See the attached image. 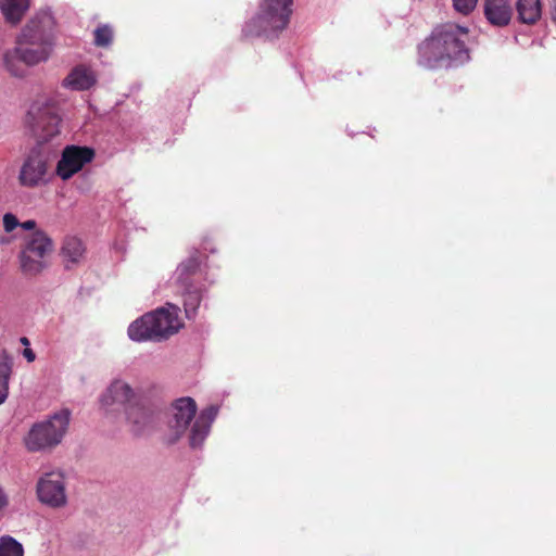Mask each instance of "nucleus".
<instances>
[{
    "instance_id": "nucleus-17",
    "label": "nucleus",
    "mask_w": 556,
    "mask_h": 556,
    "mask_svg": "<svg viewBox=\"0 0 556 556\" xmlns=\"http://www.w3.org/2000/svg\"><path fill=\"white\" fill-rule=\"evenodd\" d=\"M125 414L130 430L137 435L143 434L152 425V415L139 402L129 406Z\"/></svg>"
},
{
    "instance_id": "nucleus-7",
    "label": "nucleus",
    "mask_w": 556,
    "mask_h": 556,
    "mask_svg": "<svg viewBox=\"0 0 556 556\" xmlns=\"http://www.w3.org/2000/svg\"><path fill=\"white\" fill-rule=\"evenodd\" d=\"M94 157V151L88 147L66 146L55 167V175L62 180L71 179Z\"/></svg>"
},
{
    "instance_id": "nucleus-21",
    "label": "nucleus",
    "mask_w": 556,
    "mask_h": 556,
    "mask_svg": "<svg viewBox=\"0 0 556 556\" xmlns=\"http://www.w3.org/2000/svg\"><path fill=\"white\" fill-rule=\"evenodd\" d=\"M3 66L8 73H10L14 77H25L27 74V67L22 53L17 50L16 47L10 49L3 54Z\"/></svg>"
},
{
    "instance_id": "nucleus-2",
    "label": "nucleus",
    "mask_w": 556,
    "mask_h": 556,
    "mask_svg": "<svg viewBox=\"0 0 556 556\" xmlns=\"http://www.w3.org/2000/svg\"><path fill=\"white\" fill-rule=\"evenodd\" d=\"M468 28L453 23L437 27L418 49L420 65L442 68L463 64L469 60L466 48Z\"/></svg>"
},
{
    "instance_id": "nucleus-13",
    "label": "nucleus",
    "mask_w": 556,
    "mask_h": 556,
    "mask_svg": "<svg viewBox=\"0 0 556 556\" xmlns=\"http://www.w3.org/2000/svg\"><path fill=\"white\" fill-rule=\"evenodd\" d=\"M218 408L216 406H210L203 409L194 419L190 430V446L192 448L201 447L204 440L210 433L212 422L216 418Z\"/></svg>"
},
{
    "instance_id": "nucleus-28",
    "label": "nucleus",
    "mask_w": 556,
    "mask_h": 556,
    "mask_svg": "<svg viewBox=\"0 0 556 556\" xmlns=\"http://www.w3.org/2000/svg\"><path fill=\"white\" fill-rule=\"evenodd\" d=\"M9 505V496L4 491L3 486L0 484V513L4 510Z\"/></svg>"
},
{
    "instance_id": "nucleus-11",
    "label": "nucleus",
    "mask_w": 556,
    "mask_h": 556,
    "mask_svg": "<svg viewBox=\"0 0 556 556\" xmlns=\"http://www.w3.org/2000/svg\"><path fill=\"white\" fill-rule=\"evenodd\" d=\"M195 268L197 262L189 260L181 263L175 271L176 280L185 288L184 306L188 318L195 315L203 298V289L188 282L189 275L192 274Z\"/></svg>"
},
{
    "instance_id": "nucleus-9",
    "label": "nucleus",
    "mask_w": 556,
    "mask_h": 556,
    "mask_svg": "<svg viewBox=\"0 0 556 556\" xmlns=\"http://www.w3.org/2000/svg\"><path fill=\"white\" fill-rule=\"evenodd\" d=\"M54 21L49 12L36 14L22 29L17 38L22 43H36L53 47Z\"/></svg>"
},
{
    "instance_id": "nucleus-26",
    "label": "nucleus",
    "mask_w": 556,
    "mask_h": 556,
    "mask_svg": "<svg viewBox=\"0 0 556 556\" xmlns=\"http://www.w3.org/2000/svg\"><path fill=\"white\" fill-rule=\"evenodd\" d=\"M454 9L463 14H470L477 7L478 0H452Z\"/></svg>"
},
{
    "instance_id": "nucleus-23",
    "label": "nucleus",
    "mask_w": 556,
    "mask_h": 556,
    "mask_svg": "<svg viewBox=\"0 0 556 556\" xmlns=\"http://www.w3.org/2000/svg\"><path fill=\"white\" fill-rule=\"evenodd\" d=\"M10 375L11 358L4 352L0 353V404L8 397Z\"/></svg>"
},
{
    "instance_id": "nucleus-3",
    "label": "nucleus",
    "mask_w": 556,
    "mask_h": 556,
    "mask_svg": "<svg viewBox=\"0 0 556 556\" xmlns=\"http://www.w3.org/2000/svg\"><path fill=\"white\" fill-rule=\"evenodd\" d=\"M293 0H263L260 10L245 26L248 35L273 38L283 30L290 20Z\"/></svg>"
},
{
    "instance_id": "nucleus-18",
    "label": "nucleus",
    "mask_w": 556,
    "mask_h": 556,
    "mask_svg": "<svg viewBox=\"0 0 556 556\" xmlns=\"http://www.w3.org/2000/svg\"><path fill=\"white\" fill-rule=\"evenodd\" d=\"M15 47L22 53L25 64L29 66L46 62L52 52V46L22 43L21 38L16 39Z\"/></svg>"
},
{
    "instance_id": "nucleus-19",
    "label": "nucleus",
    "mask_w": 556,
    "mask_h": 556,
    "mask_svg": "<svg viewBox=\"0 0 556 556\" xmlns=\"http://www.w3.org/2000/svg\"><path fill=\"white\" fill-rule=\"evenodd\" d=\"M149 313L137 318L127 329L128 338L134 342L155 341Z\"/></svg>"
},
{
    "instance_id": "nucleus-25",
    "label": "nucleus",
    "mask_w": 556,
    "mask_h": 556,
    "mask_svg": "<svg viewBox=\"0 0 556 556\" xmlns=\"http://www.w3.org/2000/svg\"><path fill=\"white\" fill-rule=\"evenodd\" d=\"M112 29L109 26L98 27L94 30V42L97 46L105 47L112 41Z\"/></svg>"
},
{
    "instance_id": "nucleus-16",
    "label": "nucleus",
    "mask_w": 556,
    "mask_h": 556,
    "mask_svg": "<svg viewBox=\"0 0 556 556\" xmlns=\"http://www.w3.org/2000/svg\"><path fill=\"white\" fill-rule=\"evenodd\" d=\"M61 257L66 268L79 265L86 258V245L76 236L64 239L61 248Z\"/></svg>"
},
{
    "instance_id": "nucleus-10",
    "label": "nucleus",
    "mask_w": 556,
    "mask_h": 556,
    "mask_svg": "<svg viewBox=\"0 0 556 556\" xmlns=\"http://www.w3.org/2000/svg\"><path fill=\"white\" fill-rule=\"evenodd\" d=\"M179 307L166 304L149 313L155 341H162L178 332L182 327L179 318Z\"/></svg>"
},
{
    "instance_id": "nucleus-12",
    "label": "nucleus",
    "mask_w": 556,
    "mask_h": 556,
    "mask_svg": "<svg viewBox=\"0 0 556 556\" xmlns=\"http://www.w3.org/2000/svg\"><path fill=\"white\" fill-rule=\"evenodd\" d=\"M197 404L191 397H181L172 405V419L169 428L175 434V439L181 437L188 429L190 421L195 417Z\"/></svg>"
},
{
    "instance_id": "nucleus-32",
    "label": "nucleus",
    "mask_w": 556,
    "mask_h": 556,
    "mask_svg": "<svg viewBox=\"0 0 556 556\" xmlns=\"http://www.w3.org/2000/svg\"><path fill=\"white\" fill-rule=\"evenodd\" d=\"M21 342H22L23 344L27 345V344H28V339H27V338H25V337H23V338L21 339Z\"/></svg>"
},
{
    "instance_id": "nucleus-30",
    "label": "nucleus",
    "mask_w": 556,
    "mask_h": 556,
    "mask_svg": "<svg viewBox=\"0 0 556 556\" xmlns=\"http://www.w3.org/2000/svg\"><path fill=\"white\" fill-rule=\"evenodd\" d=\"M23 355L27 359V362H29V363L34 362L35 358H36V355L34 353V351L30 350V349H25L24 352H23Z\"/></svg>"
},
{
    "instance_id": "nucleus-20",
    "label": "nucleus",
    "mask_w": 556,
    "mask_h": 556,
    "mask_svg": "<svg viewBox=\"0 0 556 556\" xmlns=\"http://www.w3.org/2000/svg\"><path fill=\"white\" fill-rule=\"evenodd\" d=\"M28 9L29 0H0L1 13L12 25L18 24Z\"/></svg>"
},
{
    "instance_id": "nucleus-27",
    "label": "nucleus",
    "mask_w": 556,
    "mask_h": 556,
    "mask_svg": "<svg viewBox=\"0 0 556 556\" xmlns=\"http://www.w3.org/2000/svg\"><path fill=\"white\" fill-rule=\"evenodd\" d=\"M5 232H12L20 226L17 217L12 213H5L2 218Z\"/></svg>"
},
{
    "instance_id": "nucleus-31",
    "label": "nucleus",
    "mask_w": 556,
    "mask_h": 556,
    "mask_svg": "<svg viewBox=\"0 0 556 556\" xmlns=\"http://www.w3.org/2000/svg\"><path fill=\"white\" fill-rule=\"evenodd\" d=\"M553 16L556 20V0H553Z\"/></svg>"
},
{
    "instance_id": "nucleus-5",
    "label": "nucleus",
    "mask_w": 556,
    "mask_h": 556,
    "mask_svg": "<svg viewBox=\"0 0 556 556\" xmlns=\"http://www.w3.org/2000/svg\"><path fill=\"white\" fill-rule=\"evenodd\" d=\"M53 251V242L41 230L34 231L25 240L20 253L21 268L25 274L37 275L47 266V257Z\"/></svg>"
},
{
    "instance_id": "nucleus-4",
    "label": "nucleus",
    "mask_w": 556,
    "mask_h": 556,
    "mask_svg": "<svg viewBox=\"0 0 556 556\" xmlns=\"http://www.w3.org/2000/svg\"><path fill=\"white\" fill-rule=\"evenodd\" d=\"M71 414L62 409L48 419L35 424L25 438V445L31 452L51 450L59 445L70 426Z\"/></svg>"
},
{
    "instance_id": "nucleus-1",
    "label": "nucleus",
    "mask_w": 556,
    "mask_h": 556,
    "mask_svg": "<svg viewBox=\"0 0 556 556\" xmlns=\"http://www.w3.org/2000/svg\"><path fill=\"white\" fill-rule=\"evenodd\" d=\"M26 124L37 137L38 143L24 159L18 172V182L25 188H35L46 182L50 151L43 143L60 135L61 118L56 102L49 96L35 99L27 112Z\"/></svg>"
},
{
    "instance_id": "nucleus-6",
    "label": "nucleus",
    "mask_w": 556,
    "mask_h": 556,
    "mask_svg": "<svg viewBox=\"0 0 556 556\" xmlns=\"http://www.w3.org/2000/svg\"><path fill=\"white\" fill-rule=\"evenodd\" d=\"M36 493L40 503L60 508L67 503L66 482L64 472L61 470H50L43 472L36 484Z\"/></svg>"
},
{
    "instance_id": "nucleus-15",
    "label": "nucleus",
    "mask_w": 556,
    "mask_h": 556,
    "mask_svg": "<svg viewBox=\"0 0 556 556\" xmlns=\"http://www.w3.org/2000/svg\"><path fill=\"white\" fill-rule=\"evenodd\" d=\"M97 83V76L93 70L86 65H77L71 70L63 79V87L74 90L84 91L93 87Z\"/></svg>"
},
{
    "instance_id": "nucleus-24",
    "label": "nucleus",
    "mask_w": 556,
    "mask_h": 556,
    "mask_svg": "<svg viewBox=\"0 0 556 556\" xmlns=\"http://www.w3.org/2000/svg\"><path fill=\"white\" fill-rule=\"evenodd\" d=\"M24 551L21 543L10 535L0 538V556H23Z\"/></svg>"
},
{
    "instance_id": "nucleus-14",
    "label": "nucleus",
    "mask_w": 556,
    "mask_h": 556,
    "mask_svg": "<svg viewBox=\"0 0 556 556\" xmlns=\"http://www.w3.org/2000/svg\"><path fill=\"white\" fill-rule=\"evenodd\" d=\"M483 10L490 24L497 27L506 26L513 15L511 0H484Z\"/></svg>"
},
{
    "instance_id": "nucleus-8",
    "label": "nucleus",
    "mask_w": 556,
    "mask_h": 556,
    "mask_svg": "<svg viewBox=\"0 0 556 556\" xmlns=\"http://www.w3.org/2000/svg\"><path fill=\"white\" fill-rule=\"evenodd\" d=\"M138 402L135 389L124 379L115 378L100 396V404L106 412L123 408L124 412Z\"/></svg>"
},
{
    "instance_id": "nucleus-22",
    "label": "nucleus",
    "mask_w": 556,
    "mask_h": 556,
    "mask_svg": "<svg viewBox=\"0 0 556 556\" xmlns=\"http://www.w3.org/2000/svg\"><path fill=\"white\" fill-rule=\"evenodd\" d=\"M517 11L525 24H533L541 17L540 0H518Z\"/></svg>"
},
{
    "instance_id": "nucleus-29",
    "label": "nucleus",
    "mask_w": 556,
    "mask_h": 556,
    "mask_svg": "<svg viewBox=\"0 0 556 556\" xmlns=\"http://www.w3.org/2000/svg\"><path fill=\"white\" fill-rule=\"evenodd\" d=\"M24 230H34L36 228V222L33 219L20 223V226Z\"/></svg>"
}]
</instances>
